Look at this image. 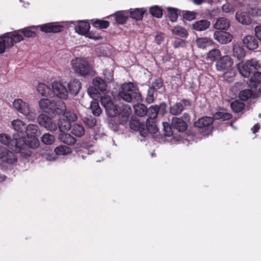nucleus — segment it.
<instances>
[{
  "label": "nucleus",
  "mask_w": 261,
  "mask_h": 261,
  "mask_svg": "<svg viewBox=\"0 0 261 261\" xmlns=\"http://www.w3.org/2000/svg\"><path fill=\"white\" fill-rule=\"evenodd\" d=\"M16 135H13V139L8 134H0V142L9 147L16 153L22 152V148L25 144V141L22 136L18 138Z\"/></svg>",
  "instance_id": "nucleus-3"
},
{
  "label": "nucleus",
  "mask_w": 261,
  "mask_h": 261,
  "mask_svg": "<svg viewBox=\"0 0 261 261\" xmlns=\"http://www.w3.org/2000/svg\"><path fill=\"white\" fill-rule=\"evenodd\" d=\"M129 126L130 128L134 131H138L141 136L145 137L147 135L145 125L143 123H141L135 117L131 118Z\"/></svg>",
  "instance_id": "nucleus-15"
},
{
  "label": "nucleus",
  "mask_w": 261,
  "mask_h": 261,
  "mask_svg": "<svg viewBox=\"0 0 261 261\" xmlns=\"http://www.w3.org/2000/svg\"><path fill=\"white\" fill-rule=\"evenodd\" d=\"M23 40V36L18 31L8 32L0 36V54L4 53L7 48L12 47L15 43Z\"/></svg>",
  "instance_id": "nucleus-2"
},
{
  "label": "nucleus",
  "mask_w": 261,
  "mask_h": 261,
  "mask_svg": "<svg viewBox=\"0 0 261 261\" xmlns=\"http://www.w3.org/2000/svg\"><path fill=\"white\" fill-rule=\"evenodd\" d=\"M230 107L234 112L239 113L243 110L244 104L238 100H234L231 103Z\"/></svg>",
  "instance_id": "nucleus-45"
},
{
  "label": "nucleus",
  "mask_w": 261,
  "mask_h": 261,
  "mask_svg": "<svg viewBox=\"0 0 261 261\" xmlns=\"http://www.w3.org/2000/svg\"><path fill=\"white\" fill-rule=\"evenodd\" d=\"M253 95L252 90L250 89H245L240 91L239 97L242 100L246 101L251 98Z\"/></svg>",
  "instance_id": "nucleus-48"
},
{
  "label": "nucleus",
  "mask_w": 261,
  "mask_h": 261,
  "mask_svg": "<svg viewBox=\"0 0 261 261\" xmlns=\"http://www.w3.org/2000/svg\"><path fill=\"white\" fill-rule=\"evenodd\" d=\"M172 126L179 132H184L187 129V124L181 119L174 117L172 120Z\"/></svg>",
  "instance_id": "nucleus-28"
},
{
  "label": "nucleus",
  "mask_w": 261,
  "mask_h": 261,
  "mask_svg": "<svg viewBox=\"0 0 261 261\" xmlns=\"http://www.w3.org/2000/svg\"><path fill=\"white\" fill-rule=\"evenodd\" d=\"M81 88V84L77 80L74 79L68 84L69 91L73 95H76Z\"/></svg>",
  "instance_id": "nucleus-34"
},
{
  "label": "nucleus",
  "mask_w": 261,
  "mask_h": 261,
  "mask_svg": "<svg viewBox=\"0 0 261 261\" xmlns=\"http://www.w3.org/2000/svg\"><path fill=\"white\" fill-rule=\"evenodd\" d=\"M118 96L120 99L127 102L139 103L142 100L138 87L131 82L125 83L121 86ZM134 108L136 114L139 116L142 117L147 114V108L143 104L137 103L134 105Z\"/></svg>",
  "instance_id": "nucleus-1"
},
{
  "label": "nucleus",
  "mask_w": 261,
  "mask_h": 261,
  "mask_svg": "<svg viewBox=\"0 0 261 261\" xmlns=\"http://www.w3.org/2000/svg\"><path fill=\"white\" fill-rule=\"evenodd\" d=\"M230 27V21L224 17H220L217 19L214 24L216 30H227Z\"/></svg>",
  "instance_id": "nucleus-26"
},
{
  "label": "nucleus",
  "mask_w": 261,
  "mask_h": 261,
  "mask_svg": "<svg viewBox=\"0 0 261 261\" xmlns=\"http://www.w3.org/2000/svg\"><path fill=\"white\" fill-rule=\"evenodd\" d=\"M248 11H245V8H242L238 10L236 14L237 21L243 25H248L252 23V19L248 15Z\"/></svg>",
  "instance_id": "nucleus-12"
},
{
  "label": "nucleus",
  "mask_w": 261,
  "mask_h": 261,
  "mask_svg": "<svg viewBox=\"0 0 261 261\" xmlns=\"http://www.w3.org/2000/svg\"><path fill=\"white\" fill-rule=\"evenodd\" d=\"M38 126L35 124H29L26 125V128L24 132V135L26 134L27 137H35L38 132Z\"/></svg>",
  "instance_id": "nucleus-40"
},
{
  "label": "nucleus",
  "mask_w": 261,
  "mask_h": 261,
  "mask_svg": "<svg viewBox=\"0 0 261 261\" xmlns=\"http://www.w3.org/2000/svg\"><path fill=\"white\" fill-rule=\"evenodd\" d=\"M210 22L206 19H201L195 21L192 24V29L196 31H204L210 26Z\"/></svg>",
  "instance_id": "nucleus-24"
},
{
  "label": "nucleus",
  "mask_w": 261,
  "mask_h": 261,
  "mask_svg": "<svg viewBox=\"0 0 261 261\" xmlns=\"http://www.w3.org/2000/svg\"><path fill=\"white\" fill-rule=\"evenodd\" d=\"M71 129V133L77 137H81L85 134V128L82 124H74L72 126Z\"/></svg>",
  "instance_id": "nucleus-36"
},
{
  "label": "nucleus",
  "mask_w": 261,
  "mask_h": 261,
  "mask_svg": "<svg viewBox=\"0 0 261 261\" xmlns=\"http://www.w3.org/2000/svg\"><path fill=\"white\" fill-rule=\"evenodd\" d=\"M39 26H32L30 27L24 28L23 29L17 30L16 31L18 32V33L20 34L19 33L21 32L23 34V36L28 37V38H34L36 36L37 34L35 31H33V29H35Z\"/></svg>",
  "instance_id": "nucleus-32"
},
{
  "label": "nucleus",
  "mask_w": 261,
  "mask_h": 261,
  "mask_svg": "<svg viewBox=\"0 0 261 261\" xmlns=\"http://www.w3.org/2000/svg\"><path fill=\"white\" fill-rule=\"evenodd\" d=\"M71 65L75 73L82 76L89 74L91 71L88 61L83 58L77 57L72 59Z\"/></svg>",
  "instance_id": "nucleus-5"
},
{
  "label": "nucleus",
  "mask_w": 261,
  "mask_h": 261,
  "mask_svg": "<svg viewBox=\"0 0 261 261\" xmlns=\"http://www.w3.org/2000/svg\"><path fill=\"white\" fill-rule=\"evenodd\" d=\"M164 127V135L166 137H170L172 135V130L171 126L167 122H163Z\"/></svg>",
  "instance_id": "nucleus-61"
},
{
  "label": "nucleus",
  "mask_w": 261,
  "mask_h": 261,
  "mask_svg": "<svg viewBox=\"0 0 261 261\" xmlns=\"http://www.w3.org/2000/svg\"><path fill=\"white\" fill-rule=\"evenodd\" d=\"M163 83L161 79H155L152 82L151 86L149 88L154 91L160 89L163 86Z\"/></svg>",
  "instance_id": "nucleus-55"
},
{
  "label": "nucleus",
  "mask_w": 261,
  "mask_h": 261,
  "mask_svg": "<svg viewBox=\"0 0 261 261\" xmlns=\"http://www.w3.org/2000/svg\"><path fill=\"white\" fill-rule=\"evenodd\" d=\"M240 74L245 77H248L251 73L258 70L260 65L258 61L255 59L247 61L245 63H239L238 65Z\"/></svg>",
  "instance_id": "nucleus-7"
},
{
  "label": "nucleus",
  "mask_w": 261,
  "mask_h": 261,
  "mask_svg": "<svg viewBox=\"0 0 261 261\" xmlns=\"http://www.w3.org/2000/svg\"><path fill=\"white\" fill-rule=\"evenodd\" d=\"M214 116L216 119H221L223 120H227L230 119L231 115L230 113L222 111L217 112Z\"/></svg>",
  "instance_id": "nucleus-50"
},
{
  "label": "nucleus",
  "mask_w": 261,
  "mask_h": 261,
  "mask_svg": "<svg viewBox=\"0 0 261 261\" xmlns=\"http://www.w3.org/2000/svg\"><path fill=\"white\" fill-rule=\"evenodd\" d=\"M4 160L9 164H13L16 162L17 158L14 153L7 150V155H5Z\"/></svg>",
  "instance_id": "nucleus-47"
},
{
  "label": "nucleus",
  "mask_w": 261,
  "mask_h": 261,
  "mask_svg": "<svg viewBox=\"0 0 261 261\" xmlns=\"http://www.w3.org/2000/svg\"><path fill=\"white\" fill-rule=\"evenodd\" d=\"M65 116H64L67 121H69L70 123L76 121L77 119L76 114L73 111H68L65 114Z\"/></svg>",
  "instance_id": "nucleus-56"
},
{
  "label": "nucleus",
  "mask_w": 261,
  "mask_h": 261,
  "mask_svg": "<svg viewBox=\"0 0 261 261\" xmlns=\"http://www.w3.org/2000/svg\"><path fill=\"white\" fill-rule=\"evenodd\" d=\"M54 111L59 115H65L66 112V106L65 103L63 102H60L57 106H56Z\"/></svg>",
  "instance_id": "nucleus-52"
},
{
  "label": "nucleus",
  "mask_w": 261,
  "mask_h": 261,
  "mask_svg": "<svg viewBox=\"0 0 261 261\" xmlns=\"http://www.w3.org/2000/svg\"><path fill=\"white\" fill-rule=\"evenodd\" d=\"M233 59L228 56H224L216 63V67L218 70L224 71L231 68L233 64Z\"/></svg>",
  "instance_id": "nucleus-10"
},
{
  "label": "nucleus",
  "mask_w": 261,
  "mask_h": 261,
  "mask_svg": "<svg viewBox=\"0 0 261 261\" xmlns=\"http://www.w3.org/2000/svg\"><path fill=\"white\" fill-rule=\"evenodd\" d=\"M248 13L252 17L261 16V4H251L249 7Z\"/></svg>",
  "instance_id": "nucleus-37"
},
{
  "label": "nucleus",
  "mask_w": 261,
  "mask_h": 261,
  "mask_svg": "<svg viewBox=\"0 0 261 261\" xmlns=\"http://www.w3.org/2000/svg\"><path fill=\"white\" fill-rule=\"evenodd\" d=\"M249 86L251 88H256L257 87H261V72H258L256 70L254 72L253 76H252L247 83Z\"/></svg>",
  "instance_id": "nucleus-23"
},
{
  "label": "nucleus",
  "mask_w": 261,
  "mask_h": 261,
  "mask_svg": "<svg viewBox=\"0 0 261 261\" xmlns=\"http://www.w3.org/2000/svg\"><path fill=\"white\" fill-rule=\"evenodd\" d=\"M12 125L13 128L17 132V134L15 135L18 138H21L22 136H24V132L26 128V124L21 120L19 119L14 120L12 122Z\"/></svg>",
  "instance_id": "nucleus-21"
},
{
  "label": "nucleus",
  "mask_w": 261,
  "mask_h": 261,
  "mask_svg": "<svg viewBox=\"0 0 261 261\" xmlns=\"http://www.w3.org/2000/svg\"><path fill=\"white\" fill-rule=\"evenodd\" d=\"M39 27L42 32L45 33H59L62 31L64 28L63 25L57 22L48 23Z\"/></svg>",
  "instance_id": "nucleus-16"
},
{
  "label": "nucleus",
  "mask_w": 261,
  "mask_h": 261,
  "mask_svg": "<svg viewBox=\"0 0 261 261\" xmlns=\"http://www.w3.org/2000/svg\"><path fill=\"white\" fill-rule=\"evenodd\" d=\"M145 128L147 130V134L148 132L152 134H155L158 132V128L153 120L147 119L146 121V124L145 125Z\"/></svg>",
  "instance_id": "nucleus-44"
},
{
  "label": "nucleus",
  "mask_w": 261,
  "mask_h": 261,
  "mask_svg": "<svg viewBox=\"0 0 261 261\" xmlns=\"http://www.w3.org/2000/svg\"><path fill=\"white\" fill-rule=\"evenodd\" d=\"M37 89L39 93L43 96H47L51 93L49 87L43 83H39Z\"/></svg>",
  "instance_id": "nucleus-39"
},
{
  "label": "nucleus",
  "mask_w": 261,
  "mask_h": 261,
  "mask_svg": "<svg viewBox=\"0 0 261 261\" xmlns=\"http://www.w3.org/2000/svg\"><path fill=\"white\" fill-rule=\"evenodd\" d=\"M191 104L189 100L183 99L180 102H178L170 107V113L173 115L180 114L184 110V107L190 106Z\"/></svg>",
  "instance_id": "nucleus-18"
},
{
  "label": "nucleus",
  "mask_w": 261,
  "mask_h": 261,
  "mask_svg": "<svg viewBox=\"0 0 261 261\" xmlns=\"http://www.w3.org/2000/svg\"><path fill=\"white\" fill-rule=\"evenodd\" d=\"M127 11H118L114 14L112 16L113 17L116 21L121 24H124L128 17Z\"/></svg>",
  "instance_id": "nucleus-35"
},
{
  "label": "nucleus",
  "mask_w": 261,
  "mask_h": 261,
  "mask_svg": "<svg viewBox=\"0 0 261 261\" xmlns=\"http://www.w3.org/2000/svg\"><path fill=\"white\" fill-rule=\"evenodd\" d=\"M62 23L73 24L75 25V31L81 35L85 36L90 28L89 23L86 21L62 22Z\"/></svg>",
  "instance_id": "nucleus-13"
},
{
  "label": "nucleus",
  "mask_w": 261,
  "mask_h": 261,
  "mask_svg": "<svg viewBox=\"0 0 261 261\" xmlns=\"http://www.w3.org/2000/svg\"><path fill=\"white\" fill-rule=\"evenodd\" d=\"M53 90L55 94L59 98L65 100L67 99L68 94L66 87L60 82H55L52 84Z\"/></svg>",
  "instance_id": "nucleus-14"
},
{
  "label": "nucleus",
  "mask_w": 261,
  "mask_h": 261,
  "mask_svg": "<svg viewBox=\"0 0 261 261\" xmlns=\"http://www.w3.org/2000/svg\"><path fill=\"white\" fill-rule=\"evenodd\" d=\"M71 123L67 121L64 117L60 119L58 122V127L61 133H64L68 132L71 129Z\"/></svg>",
  "instance_id": "nucleus-33"
},
{
  "label": "nucleus",
  "mask_w": 261,
  "mask_h": 261,
  "mask_svg": "<svg viewBox=\"0 0 261 261\" xmlns=\"http://www.w3.org/2000/svg\"><path fill=\"white\" fill-rule=\"evenodd\" d=\"M167 105L165 103L162 102L160 105H154L151 106L147 110L146 115L148 117L149 120H154L155 119L158 114L163 115L166 109Z\"/></svg>",
  "instance_id": "nucleus-8"
},
{
  "label": "nucleus",
  "mask_w": 261,
  "mask_h": 261,
  "mask_svg": "<svg viewBox=\"0 0 261 261\" xmlns=\"http://www.w3.org/2000/svg\"><path fill=\"white\" fill-rule=\"evenodd\" d=\"M214 39L220 44H227L229 43L233 38V36L225 31H215L214 33Z\"/></svg>",
  "instance_id": "nucleus-17"
},
{
  "label": "nucleus",
  "mask_w": 261,
  "mask_h": 261,
  "mask_svg": "<svg viewBox=\"0 0 261 261\" xmlns=\"http://www.w3.org/2000/svg\"><path fill=\"white\" fill-rule=\"evenodd\" d=\"M55 141L54 136L49 133H45L41 137V141L46 145H51L55 142Z\"/></svg>",
  "instance_id": "nucleus-46"
},
{
  "label": "nucleus",
  "mask_w": 261,
  "mask_h": 261,
  "mask_svg": "<svg viewBox=\"0 0 261 261\" xmlns=\"http://www.w3.org/2000/svg\"><path fill=\"white\" fill-rule=\"evenodd\" d=\"M239 4L237 0H227L226 3L223 5L222 10L225 13H233Z\"/></svg>",
  "instance_id": "nucleus-25"
},
{
  "label": "nucleus",
  "mask_w": 261,
  "mask_h": 261,
  "mask_svg": "<svg viewBox=\"0 0 261 261\" xmlns=\"http://www.w3.org/2000/svg\"><path fill=\"white\" fill-rule=\"evenodd\" d=\"M172 33L182 38H187L188 36V33L184 28L180 26H176L172 29Z\"/></svg>",
  "instance_id": "nucleus-43"
},
{
  "label": "nucleus",
  "mask_w": 261,
  "mask_h": 261,
  "mask_svg": "<svg viewBox=\"0 0 261 261\" xmlns=\"http://www.w3.org/2000/svg\"><path fill=\"white\" fill-rule=\"evenodd\" d=\"M22 137L24 138L25 144L22 148V150L25 147V146H28L32 148H35L39 146V141L35 137H27V138L24 136H22Z\"/></svg>",
  "instance_id": "nucleus-30"
},
{
  "label": "nucleus",
  "mask_w": 261,
  "mask_h": 261,
  "mask_svg": "<svg viewBox=\"0 0 261 261\" xmlns=\"http://www.w3.org/2000/svg\"><path fill=\"white\" fill-rule=\"evenodd\" d=\"M54 151L57 155H67L71 152V149L67 146L61 145L55 148Z\"/></svg>",
  "instance_id": "nucleus-38"
},
{
  "label": "nucleus",
  "mask_w": 261,
  "mask_h": 261,
  "mask_svg": "<svg viewBox=\"0 0 261 261\" xmlns=\"http://www.w3.org/2000/svg\"><path fill=\"white\" fill-rule=\"evenodd\" d=\"M109 21L106 20H96L93 22V25L96 28L100 29H106L109 27Z\"/></svg>",
  "instance_id": "nucleus-53"
},
{
  "label": "nucleus",
  "mask_w": 261,
  "mask_h": 261,
  "mask_svg": "<svg viewBox=\"0 0 261 261\" xmlns=\"http://www.w3.org/2000/svg\"><path fill=\"white\" fill-rule=\"evenodd\" d=\"M103 76L105 81L107 83H110L113 80V73L112 70L105 69L103 70Z\"/></svg>",
  "instance_id": "nucleus-59"
},
{
  "label": "nucleus",
  "mask_w": 261,
  "mask_h": 261,
  "mask_svg": "<svg viewBox=\"0 0 261 261\" xmlns=\"http://www.w3.org/2000/svg\"><path fill=\"white\" fill-rule=\"evenodd\" d=\"M90 108L92 114L96 116L100 115L101 113V110L96 99L92 100L91 101Z\"/></svg>",
  "instance_id": "nucleus-41"
},
{
  "label": "nucleus",
  "mask_w": 261,
  "mask_h": 261,
  "mask_svg": "<svg viewBox=\"0 0 261 261\" xmlns=\"http://www.w3.org/2000/svg\"><path fill=\"white\" fill-rule=\"evenodd\" d=\"M147 12L144 8L130 9L127 12L130 14V17L136 20H141L143 17L144 14Z\"/></svg>",
  "instance_id": "nucleus-22"
},
{
  "label": "nucleus",
  "mask_w": 261,
  "mask_h": 261,
  "mask_svg": "<svg viewBox=\"0 0 261 261\" xmlns=\"http://www.w3.org/2000/svg\"><path fill=\"white\" fill-rule=\"evenodd\" d=\"M88 93L93 100L96 99V97H98L101 94L94 87H89L88 89Z\"/></svg>",
  "instance_id": "nucleus-51"
},
{
  "label": "nucleus",
  "mask_w": 261,
  "mask_h": 261,
  "mask_svg": "<svg viewBox=\"0 0 261 261\" xmlns=\"http://www.w3.org/2000/svg\"><path fill=\"white\" fill-rule=\"evenodd\" d=\"M221 55V52L218 49H213L207 53V57L212 60L219 57Z\"/></svg>",
  "instance_id": "nucleus-57"
},
{
  "label": "nucleus",
  "mask_w": 261,
  "mask_h": 261,
  "mask_svg": "<svg viewBox=\"0 0 261 261\" xmlns=\"http://www.w3.org/2000/svg\"><path fill=\"white\" fill-rule=\"evenodd\" d=\"M59 140L62 143L68 145H73L76 139L71 135L66 133H61L59 135Z\"/></svg>",
  "instance_id": "nucleus-29"
},
{
  "label": "nucleus",
  "mask_w": 261,
  "mask_h": 261,
  "mask_svg": "<svg viewBox=\"0 0 261 261\" xmlns=\"http://www.w3.org/2000/svg\"><path fill=\"white\" fill-rule=\"evenodd\" d=\"M107 83L99 77H96L93 80V86L100 92L104 93L107 88Z\"/></svg>",
  "instance_id": "nucleus-27"
},
{
  "label": "nucleus",
  "mask_w": 261,
  "mask_h": 261,
  "mask_svg": "<svg viewBox=\"0 0 261 261\" xmlns=\"http://www.w3.org/2000/svg\"><path fill=\"white\" fill-rule=\"evenodd\" d=\"M155 91L151 89L148 88L147 95L146 98V102L151 103L154 101V94Z\"/></svg>",
  "instance_id": "nucleus-62"
},
{
  "label": "nucleus",
  "mask_w": 261,
  "mask_h": 261,
  "mask_svg": "<svg viewBox=\"0 0 261 261\" xmlns=\"http://www.w3.org/2000/svg\"><path fill=\"white\" fill-rule=\"evenodd\" d=\"M243 45L249 50L256 49L258 46V42L256 39L252 35H247L242 39Z\"/></svg>",
  "instance_id": "nucleus-20"
},
{
  "label": "nucleus",
  "mask_w": 261,
  "mask_h": 261,
  "mask_svg": "<svg viewBox=\"0 0 261 261\" xmlns=\"http://www.w3.org/2000/svg\"><path fill=\"white\" fill-rule=\"evenodd\" d=\"M39 106L40 109L43 111L49 113L51 111H54L56 103L54 100L48 98H43L39 101Z\"/></svg>",
  "instance_id": "nucleus-19"
},
{
  "label": "nucleus",
  "mask_w": 261,
  "mask_h": 261,
  "mask_svg": "<svg viewBox=\"0 0 261 261\" xmlns=\"http://www.w3.org/2000/svg\"><path fill=\"white\" fill-rule=\"evenodd\" d=\"M150 14L155 17L161 18L163 15L162 10L156 6L151 7L149 9Z\"/></svg>",
  "instance_id": "nucleus-49"
},
{
  "label": "nucleus",
  "mask_w": 261,
  "mask_h": 261,
  "mask_svg": "<svg viewBox=\"0 0 261 261\" xmlns=\"http://www.w3.org/2000/svg\"><path fill=\"white\" fill-rule=\"evenodd\" d=\"M196 42L197 46L200 48H205L213 44V41L210 38L200 37L198 38Z\"/></svg>",
  "instance_id": "nucleus-31"
},
{
  "label": "nucleus",
  "mask_w": 261,
  "mask_h": 261,
  "mask_svg": "<svg viewBox=\"0 0 261 261\" xmlns=\"http://www.w3.org/2000/svg\"><path fill=\"white\" fill-rule=\"evenodd\" d=\"M233 54L238 59L241 61L245 57V53L244 49L240 46L235 45L233 48Z\"/></svg>",
  "instance_id": "nucleus-42"
},
{
  "label": "nucleus",
  "mask_w": 261,
  "mask_h": 261,
  "mask_svg": "<svg viewBox=\"0 0 261 261\" xmlns=\"http://www.w3.org/2000/svg\"><path fill=\"white\" fill-rule=\"evenodd\" d=\"M168 12L170 20L172 22L176 21L178 17L177 10L174 8H168Z\"/></svg>",
  "instance_id": "nucleus-54"
},
{
  "label": "nucleus",
  "mask_w": 261,
  "mask_h": 261,
  "mask_svg": "<svg viewBox=\"0 0 261 261\" xmlns=\"http://www.w3.org/2000/svg\"><path fill=\"white\" fill-rule=\"evenodd\" d=\"M13 106L17 111L23 114L29 120L33 121L36 118V111L31 108L27 102L23 101L21 99H15L13 102Z\"/></svg>",
  "instance_id": "nucleus-4"
},
{
  "label": "nucleus",
  "mask_w": 261,
  "mask_h": 261,
  "mask_svg": "<svg viewBox=\"0 0 261 261\" xmlns=\"http://www.w3.org/2000/svg\"><path fill=\"white\" fill-rule=\"evenodd\" d=\"M39 124L47 130L54 132L57 129V125L53 122L52 119L45 114H41L37 118Z\"/></svg>",
  "instance_id": "nucleus-9"
},
{
  "label": "nucleus",
  "mask_w": 261,
  "mask_h": 261,
  "mask_svg": "<svg viewBox=\"0 0 261 261\" xmlns=\"http://www.w3.org/2000/svg\"><path fill=\"white\" fill-rule=\"evenodd\" d=\"M84 121L85 123L89 127H93L96 124V119L91 116L86 117Z\"/></svg>",
  "instance_id": "nucleus-60"
},
{
  "label": "nucleus",
  "mask_w": 261,
  "mask_h": 261,
  "mask_svg": "<svg viewBox=\"0 0 261 261\" xmlns=\"http://www.w3.org/2000/svg\"><path fill=\"white\" fill-rule=\"evenodd\" d=\"M197 13L194 12L187 11L183 14V17L188 21H192L196 18Z\"/></svg>",
  "instance_id": "nucleus-58"
},
{
  "label": "nucleus",
  "mask_w": 261,
  "mask_h": 261,
  "mask_svg": "<svg viewBox=\"0 0 261 261\" xmlns=\"http://www.w3.org/2000/svg\"><path fill=\"white\" fill-rule=\"evenodd\" d=\"M254 33L255 37L261 41V25L256 26L254 28Z\"/></svg>",
  "instance_id": "nucleus-64"
},
{
  "label": "nucleus",
  "mask_w": 261,
  "mask_h": 261,
  "mask_svg": "<svg viewBox=\"0 0 261 261\" xmlns=\"http://www.w3.org/2000/svg\"><path fill=\"white\" fill-rule=\"evenodd\" d=\"M110 92L107 91L106 93H102L100 95L101 103L105 108L107 115L111 117L116 116L119 112L116 105L112 101Z\"/></svg>",
  "instance_id": "nucleus-6"
},
{
  "label": "nucleus",
  "mask_w": 261,
  "mask_h": 261,
  "mask_svg": "<svg viewBox=\"0 0 261 261\" xmlns=\"http://www.w3.org/2000/svg\"><path fill=\"white\" fill-rule=\"evenodd\" d=\"M213 122V119L210 117H201L195 122L194 125L196 127L203 128L205 129V134L208 135L212 132L211 125Z\"/></svg>",
  "instance_id": "nucleus-11"
},
{
  "label": "nucleus",
  "mask_w": 261,
  "mask_h": 261,
  "mask_svg": "<svg viewBox=\"0 0 261 261\" xmlns=\"http://www.w3.org/2000/svg\"><path fill=\"white\" fill-rule=\"evenodd\" d=\"M44 157L46 161L49 162H54L57 159V155L56 154L55 152L46 153V154L44 155Z\"/></svg>",
  "instance_id": "nucleus-63"
}]
</instances>
